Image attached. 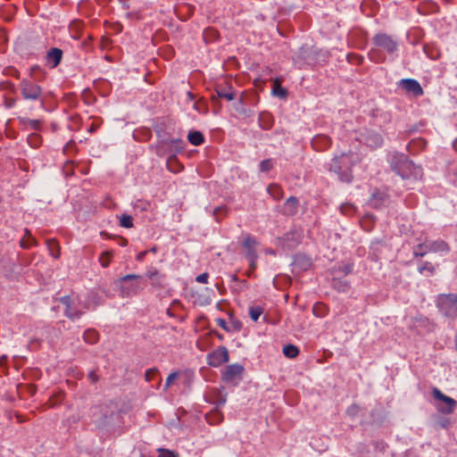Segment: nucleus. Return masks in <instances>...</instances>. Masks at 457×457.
Returning a JSON list of instances; mask_svg holds the SVG:
<instances>
[{"mask_svg":"<svg viewBox=\"0 0 457 457\" xmlns=\"http://www.w3.org/2000/svg\"><path fill=\"white\" fill-rule=\"evenodd\" d=\"M357 162V156L353 152L342 153L335 156L328 164V170L334 172L342 182L350 183L353 180V167Z\"/></svg>","mask_w":457,"mask_h":457,"instance_id":"obj_1","label":"nucleus"},{"mask_svg":"<svg viewBox=\"0 0 457 457\" xmlns=\"http://www.w3.org/2000/svg\"><path fill=\"white\" fill-rule=\"evenodd\" d=\"M141 276L128 274L119 279L120 290L122 297H130L137 295L144 287L140 283Z\"/></svg>","mask_w":457,"mask_h":457,"instance_id":"obj_2","label":"nucleus"},{"mask_svg":"<svg viewBox=\"0 0 457 457\" xmlns=\"http://www.w3.org/2000/svg\"><path fill=\"white\" fill-rule=\"evenodd\" d=\"M392 169L402 178H407L416 169L414 163L409 158L401 153H395L390 158Z\"/></svg>","mask_w":457,"mask_h":457,"instance_id":"obj_3","label":"nucleus"},{"mask_svg":"<svg viewBox=\"0 0 457 457\" xmlns=\"http://www.w3.org/2000/svg\"><path fill=\"white\" fill-rule=\"evenodd\" d=\"M449 251L450 246L444 240H435L419 244L413 247L412 253L414 257H423L428 253H447Z\"/></svg>","mask_w":457,"mask_h":457,"instance_id":"obj_4","label":"nucleus"},{"mask_svg":"<svg viewBox=\"0 0 457 457\" xmlns=\"http://www.w3.org/2000/svg\"><path fill=\"white\" fill-rule=\"evenodd\" d=\"M436 306L439 312L445 317H457V295L443 294L436 298Z\"/></svg>","mask_w":457,"mask_h":457,"instance_id":"obj_5","label":"nucleus"},{"mask_svg":"<svg viewBox=\"0 0 457 457\" xmlns=\"http://www.w3.org/2000/svg\"><path fill=\"white\" fill-rule=\"evenodd\" d=\"M22 97L29 101H38L42 98L41 87L30 79H22L20 82Z\"/></svg>","mask_w":457,"mask_h":457,"instance_id":"obj_6","label":"nucleus"},{"mask_svg":"<svg viewBox=\"0 0 457 457\" xmlns=\"http://www.w3.org/2000/svg\"><path fill=\"white\" fill-rule=\"evenodd\" d=\"M60 302L64 306V315L71 320L80 319L84 312L80 310V302L78 297L65 295L60 298Z\"/></svg>","mask_w":457,"mask_h":457,"instance_id":"obj_7","label":"nucleus"},{"mask_svg":"<svg viewBox=\"0 0 457 457\" xmlns=\"http://www.w3.org/2000/svg\"><path fill=\"white\" fill-rule=\"evenodd\" d=\"M372 40L376 46L383 49L388 54H394L398 51V42L390 35L378 33Z\"/></svg>","mask_w":457,"mask_h":457,"instance_id":"obj_8","label":"nucleus"},{"mask_svg":"<svg viewBox=\"0 0 457 457\" xmlns=\"http://www.w3.org/2000/svg\"><path fill=\"white\" fill-rule=\"evenodd\" d=\"M229 361V354L227 347L219 346L209 353L206 356L207 364L211 367H220Z\"/></svg>","mask_w":457,"mask_h":457,"instance_id":"obj_9","label":"nucleus"},{"mask_svg":"<svg viewBox=\"0 0 457 457\" xmlns=\"http://www.w3.org/2000/svg\"><path fill=\"white\" fill-rule=\"evenodd\" d=\"M432 395L435 399L442 401L445 405H440L437 407L438 411L445 414H450L453 411L456 406V401L450 396L444 395L438 388L434 387L432 390Z\"/></svg>","mask_w":457,"mask_h":457,"instance_id":"obj_10","label":"nucleus"},{"mask_svg":"<svg viewBox=\"0 0 457 457\" xmlns=\"http://www.w3.org/2000/svg\"><path fill=\"white\" fill-rule=\"evenodd\" d=\"M258 245V241L253 236L247 235L243 241V246L245 247L246 253V258L250 263L252 268L255 267V262L257 260L256 253V245Z\"/></svg>","mask_w":457,"mask_h":457,"instance_id":"obj_11","label":"nucleus"},{"mask_svg":"<svg viewBox=\"0 0 457 457\" xmlns=\"http://www.w3.org/2000/svg\"><path fill=\"white\" fill-rule=\"evenodd\" d=\"M243 371L244 367L241 364H230L222 371V379L227 383L234 382L240 379Z\"/></svg>","mask_w":457,"mask_h":457,"instance_id":"obj_12","label":"nucleus"},{"mask_svg":"<svg viewBox=\"0 0 457 457\" xmlns=\"http://www.w3.org/2000/svg\"><path fill=\"white\" fill-rule=\"evenodd\" d=\"M398 84L405 92L412 94L413 96L418 97L424 94L420 82L414 79H403Z\"/></svg>","mask_w":457,"mask_h":457,"instance_id":"obj_13","label":"nucleus"},{"mask_svg":"<svg viewBox=\"0 0 457 457\" xmlns=\"http://www.w3.org/2000/svg\"><path fill=\"white\" fill-rule=\"evenodd\" d=\"M389 203L388 195L385 191H375L370 197V204L374 208H381Z\"/></svg>","mask_w":457,"mask_h":457,"instance_id":"obj_14","label":"nucleus"},{"mask_svg":"<svg viewBox=\"0 0 457 457\" xmlns=\"http://www.w3.org/2000/svg\"><path fill=\"white\" fill-rule=\"evenodd\" d=\"M62 51L59 48L54 47L51 48L46 54V59L49 63L52 64V67H56L62 61Z\"/></svg>","mask_w":457,"mask_h":457,"instance_id":"obj_15","label":"nucleus"},{"mask_svg":"<svg viewBox=\"0 0 457 457\" xmlns=\"http://www.w3.org/2000/svg\"><path fill=\"white\" fill-rule=\"evenodd\" d=\"M364 143L370 147L377 148L382 145L383 138L378 133L371 132L365 137Z\"/></svg>","mask_w":457,"mask_h":457,"instance_id":"obj_16","label":"nucleus"},{"mask_svg":"<svg viewBox=\"0 0 457 457\" xmlns=\"http://www.w3.org/2000/svg\"><path fill=\"white\" fill-rule=\"evenodd\" d=\"M298 199L295 196H290L285 203V212L288 215H294L297 212Z\"/></svg>","mask_w":457,"mask_h":457,"instance_id":"obj_17","label":"nucleus"},{"mask_svg":"<svg viewBox=\"0 0 457 457\" xmlns=\"http://www.w3.org/2000/svg\"><path fill=\"white\" fill-rule=\"evenodd\" d=\"M189 143L195 146L201 145L204 142V137L200 131H190L187 135Z\"/></svg>","mask_w":457,"mask_h":457,"instance_id":"obj_18","label":"nucleus"},{"mask_svg":"<svg viewBox=\"0 0 457 457\" xmlns=\"http://www.w3.org/2000/svg\"><path fill=\"white\" fill-rule=\"evenodd\" d=\"M419 272L424 276H431L436 272L435 266L429 262H424L418 268Z\"/></svg>","mask_w":457,"mask_h":457,"instance_id":"obj_19","label":"nucleus"},{"mask_svg":"<svg viewBox=\"0 0 457 457\" xmlns=\"http://www.w3.org/2000/svg\"><path fill=\"white\" fill-rule=\"evenodd\" d=\"M267 192L275 200H279L283 197V191L277 184L270 185L267 187Z\"/></svg>","mask_w":457,"mask_h":457,"instance_id":"obj_20","label":"nucleus"},{"mask_svg":"<svg viewBox=\"0 0 457 457\" xmlns=\"http://www.w3.org/2000/svg\"><path fill=\"white\" fill-rule=\"evenodd\" d=\"M98 333L95 329H87L83 334L84 341L93 345L98 341Z\"/></svg>","mask_w":457,"mask_h":457,"instance_id":"obj_21","label":"nucleus"},{"mask_svg":"<svg viewBox=\"0 0 457 457\" xmlns=\"http://www.w3.org/2000/svg\"><path fill=\"white\" fill-rule=\"evenodd\" d=\"M283 353L286 357L293 359L299 354V349L291 344H288L283 347Z\"/></svg>","mask_w":457,"mask_h":457,"instance_id":"obj_22","label":"nucleus"},{"mask_svg":"<svg viewBox=\"0 0 457 457\" xmlns=\"http://www.w3.org/2000/svg\"><path fill=\"white\" fill-rule=\"evenodd\" d=\"M228 324V333L237 332L242 328V322L237 320L235 317L230 316Z\"/></svg>","mask_w":457,"mask_h":457,"instance_id":"obj_23","label":"nucleus"},{"mask_svg":"<svg viewBox=\"0 0 457 457\" xmlns=\"http://www.w3.org/2000/svg\"><path fill=\"white\" fill-rule=\"evenodd\" d=\"M166 145L174 146L178 152H181L184 148V141L181 138H172L164 141Z\"/></svg>","mask_w":457,"mask_h":457,"instance_id":"obj_24","label":"nucleus"},{"mask_svg":"<svg viewBox=\"0 0 457 457\" xmlns=\"http://www.w3.org/2000/svg\"><path fill=\"white\" fill-rule=\"evenodd\" d=\"M120 225L126 228H130L133 227V219L129 214H121L120 217Z\"/></svg>","mask_w":457,"mask_h":457,"instance_id":"obj_25","label":"nucleus"},{"mask_svg":"<svg viewBox=\"0 0 457 457\" xmlns=\"http://www.w3.org/2000/svg\"><path fill=\"white\" fill-rule=\"evenodd\" d=\"M262 313L263 309L261 306H252L249 309V315L253 321H257Z\"/></svg>","mask_w":457,"mask_h":457,"instance_id":"obj_26","label":"nucleus"},{"mask_svg":"<svg viewBox=\"0 0 457 457\" xmlns=\"http://www.w3.org/2000/svg\"><path fill=\"white\" fill-rule=\"evenodd\" d=\"M133 207L138 212L147 211L150 207V203L145 200L138 199L134 203Z\"/></svg>","mask_w":457,"mask_h":457,"instance_id":"obj_27","label":"nucleus"},{"mask_svg":"<svg viewBox=\"0 0 457 457\" xmlns=\"http://www.w3.org/2000/svg\"><path fill=\"white\" fill-rule=\"evenodd\" d=\"M112 256V252H109V251H106V252H104L103 253H101V255L99 257V262L101 263V266L104 268L108 267L111 262Z\"/></svg>","mask_w":457,"mask_h":457,"instance_id":"obj_28","label":"nucleus"},{"mask_svg":"<svg viewBox=\"0 0 457 457\" xmlns=\"http://www.w3.org/2000/svg\"><path fill=\"white\" fill-rule=\"evenodd\" d=\"M272 93L273 95L278 96L280 97H286L287 94V90L279 85L278 80L275 82V87L272 89Z\"/></svg>","mask_w":457,"mask_h":457,"instance_id":"obj_29","label":"nucleus"},{"mask_svg":"<svg viewBox=\"0 0 457 457\" xmlns=\"http://www.w3.org/2000/svg\"><path fill=\"white\" fill-rule=\"evenodd\" d=\"M273 167V163L270 159H265L260 163V170L262 172H267L270 170Z\"/></svg>","mask_w":457,"mask_h":457,"instance_id":"obj_30","label":"nucleus"},{"mask_svg":"<svg viewBox=\"0 0 457 457\" xmlns=\"http://www.w3.org/2000/svg\"><path fill=\"white\" fill-rule=\"evenodd\" d=\"M369 55L370 58L375 62H383L385 61V58L378 54L377 49H371Z\"/></svg>","mask_w":457,"mask_h":457,"instance_id":"obj_31","label":"nucleus"},{"mask_svg":"<svg viewBox=\"0 0 457 457\" xmlns=\"http://www.w3.org/2000/svg\"><path fill=\"white\" fill-rule=\"evenodd\" d=\"M158 452H159V457H179V455L171 450L159 448Z\"/></svg>","mask_w":457,"mask_h":457,"instance_id":"obj_32","label":"nucleus"},{"mask_svg":"<svg viewBox=\"0 0 457 457\" xmlns=\"http://www.w3.org/2000/svg\"><path fill=\"white\" fill-rule=\"evenodd\" d=\"M179 371L171 372L166 378L165 388H168L179 378Z\"/></svg>","mask_w":457,"mask_h":457,"instance_id":"obj_33","label":"nucleus"},{"mask_svg":"<svg viewBox=\"0 0 457 457\" xmlns=\"http://www.w3.org/2000/svg\"><path fill=\"white\" fill-rule=\"evenodd\" d=\"M218 96L222 98H226L228 101H232L235 98L234 93H228L224 90L218 91Z\"/></svg>","mask_w":457,"mask_h":457,"instance_id":"obj_34","label":"nucleus"},{"mask_svg":"<svg viewBox=\"0 0 457 457\" xmlns=\"http://www.w3.org/2000/svg\"><path fill=\"white\" fill-rule=\"evenodd\" d=\"M215 322L216 324L220 327L223 330H225L226 332H228V321H226L224 319L222 318H218L215 320Z\"/></svg>","mask_w":457,"mask_h":457,"instance_id":"obj_35","label":"nucleus"},{"mask_svg":"<svg viewBox=\"0 0 457 457\" xmlns=\"http://www.w3.org/2000/svg\"><path fill=\"white\" fill-rule=\"evenodd\" d=\"M208 278H209V274L204 272V273H202V274H199L196 278H195V280L198 282V283H202V284H207L208 283Z\"/></svg>","mask_w":457,"mask_h":457,"instance_id":"obj_36","label":"nucleus"},{"mask_svg":"<svg viewBox=\"0 0 457 457\" xmlns=\"http://www.w3.org/2000/svg\"><path fill=\"white\" fill-rule=\"evenodd\" d=\"M40 120H28L27 124L29 125V127L33 129H38L40 126Z\"/></svg>","mask_w":457,"mask_h":457,"instance_id":"obj_37","label":"nucleus"},{"mask_svg":"<svg viewBox=\"0 0 457 457\" xmlns=\"http://www.w3.org/2000/svg\"><path fill=\"white\" fill-rule=\"evenodd\" d=\"M88 378L89 379L92 381V382H96L98 380V377H97V374L96 372V370H91L89 373H88Z\"/></svg>","mask_w":457,"mask_h":457,"instance_id":"obj_38","label":"nucleus"},{"mask_svg":"<svg viewBox=\"0 0 457 457\" xmlns=\"http://www.w3.org/2000/svg\"><path fill=\"white\" fill-rule=\"evenodd\" d=\"M353 270V265L351 264H348V265H345V268H344V272L345 274H349L351 273Z\"/></svg>","mask_w":457,"mask_h":457,"instance_id":"obj_39","label":"nucleus"},{"mask_svg":"<svg viewBox=\"0 0 457 457\" xmlns=\"http://www.w3.org/2000/svg\"><path fill=\"white\" fill-rule=\"evenodd\" d=\"M187 100L192 102L195 100V96L193 95V93L187 91Z\"/></svg>","mask_w":457,"mask_h":457,"instance_id":"obj_40","label":"nucleus"},{"mask_svg":"<svg viewBox=\"0 0 457 457\" xmlns=\"http://www.w3.org/2000/svg\"><path fill=\"white\" fill-rule=\"evenodd\" d=\"M358 410V407L356 405H352L348 410L347 411L349 413H354L356 411Z\"/></svg>","mask_w":457,"mask_h":457,"instance_id":"obj_41","label":"nucleus"},{"mask_svg":"<svg viewBox=\"0 0 457 457\" xmlns=\"http://www.w3.org/2000/svg\"><path fill=\"white\" fill-rule=\"evenodd\" d=\"M225 403H226V399L225 398L220 399L218 403H217V407L224 405Z\"/></svg>","mask_w":457,"mask_h":457,"instance_id":"obj_42","label":"nucleus"},{"mask_svg":"<svg viewBox=\"0 0 457 457\" xmlns=\"http://www.w3.org/2000/svg\"><path fill=\"white\" fill-rule=\"evenodd\" d=\"M14 104H15V101H14V100H11L10 102H8V103L6 104V106H7L8 108H12V107H13V106H14Z\"/></svg>","mask_w":457,"mask_h":457,"instance_id":"obj_43","label":"nucleus"},{"mask_svg":"<svg viewBox=\"0 0 457 457\" xmlns=\"http://www.w3.org/2000/svg\"><path fill=\"white\" fill-rule=\"evenodd\" d=\"M157 273H158L157 270H154V271L149 273L148 277L150 278H154V276L157 275Z\"/></svg>","mask_w":457,"mask_h":457,"instance_id":"obj_44","label":"nucleus"},{"mask_svg":"<svg viewBox=\"0 0 457 457\" xmlns=\"http://www.w3.org/2000/svg\"><path fill=\"white\" fill-rule=\"evenodd\" d=\"M453 146L457 151V138L453 141Z\"/></svg>","mask_w":457,"mask_h":457,"instance_id":"obj_45","label":"nucleus"},{"mask_svg":"<svg viewBox=\"0 0 457 457\" xmlns=\"http://www.w3.org/2000/svg\"><path fill=\"white\" fill-rule=\"evenodd\" d=\"M193 107H194V109H195V110H196L197 112H200V111H199V108H198V104H197V103H195Z\"/></svg>","mask_w":457,"mask_h":457,"instance_id":"obj_46","label":"nucleus"},{"mask_svg":"<svg viewBox=\"0 0 457 457\" xmlns=\"http://www.w3.org/2000/svg\"><path fill=\"white\" fill-rule=\"evenodd\" d=\"M148 373H149V370H147V371H146V373H145V377H146V379H147V380L149 379V378H148Z\"/></svg>","mask_w":457,"mask_h":457,"instance_id":"obj_47","label":"nucleus"},{"mask_svg":"<svg viewBox=\"0 0 457 457\" xmlns=\"http://www.w3.org/2000/svg\"><path fill=\"white\" fill-rule=\"evenodd\" d=\"M418 143L424 144V141L422 139L419 140Z\"/></svg>","mask_w":457,"mask_h":457,"instance_id":"obj_48","label":"nucleus"}]
</instances>
